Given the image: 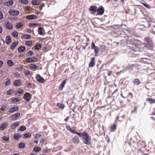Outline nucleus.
<instances>
[{"instance_id": "f257e3e1", "label": "nucleus", "mask_w": 155, "mask_h": 155, "mask_svg": "<svg viewBox=\"0 0 155 155\" xmlns=\"http://www.w3.org/2000/svg\"><path fill=\"white\" fill-rule=\"evenodd\" d=\"M144 41L146 43L144 44L141 43L138 40H135V45L134 48L135 49L132 50L130 51V54H132L134 55H136L137 51L142 52L145 49L148 48L152 50L154 48V45L152 41L148 38H145Z\"/></svg>"}, {"instance_id": "f03ea898", "label": "nucleus", "mask_w": 155, "mask_h": 155, "mask_svg": "<svg viewBox=\"0 0 155 155\" xmlns=\"http://www.w3.org/2000/svg\"><path fill=\"white\" fill-rule=\"evenodd\" d=\"M80 137H82V140L84 143L87 145L91 144V136L86 131H84L83 133L78 132L77 134Z\"/></svg>"}, {"instance_id": "7ed1b4c3", "label": "nucleus", "mask_w": 155, "mask_h": 155, "mask_svg": "<svg viewBox=\"0 0 155 155\" xmlns=\"http://www.w3.org/2000/svg\"><path fill=\"white\" fill-rule=\"evenodd\" d=\"M8 13L12 15L16 16L19 14V12L17 10L11 9L9 10Z\"/></svg>"}, {"instance_id": "20e7f679", "label": "nucleus", "mask_w": 155, "mask_h": 155, "mask_svg": "<svg viewBox=\"0 0 155 155\" xmlns=\"http://www.w3.org/2000/svg\"><path fill=\"white\" fill-rule=\"evenodd\" d=\"M32 95L29 93L26 92L24 95V99L27 101H29L31 100Z\"/></svg>"}, {"instance_id": "39448f33", "label": "nucleus", "mask_w": 155, "mask_h": 155, "mask_svg": "<svg viewBox=\"0 0 155 155\" xmlns=\"http://www.w3.org/2000/svg\"><path fill=\"white\" fill-rule=\"evenodd\" d=\"M91 49H94L95 51V55H97L98 52V51H99V48L95 46V44L93 42L91 43Z\"/></svg>"}, {"instance_id": "423d86ee", "label": "nucleus", "mask_w": 155, "mask_h": 155, "mask_svg": "<svg viewBox=\"0 0 155 155\" xmlns=\"http://www.w3.org/2000/svg\"><path fill=\"white\" fill-rule=\"evenodd\" d=\"M36 79L37 81L39 83H43L45 82V79L39 74L36 75Z\"/></svg>"}, {"instance_id": "0eeeda50", "label": "nucleus", "mask_w": 155, "mask_h": 155, "mask_svg": "<svg viewBox=\"0 0 155 155\" xmlns=\"http://www.w3.org/2000/svg\"><path fill=\"white\" fill-rule=\"evenodd\" d=\"M72 141L76 145L78 144L80 142L79 138L78 136H75L72 139Z\"/></svg>"}, {"instance_id": "6e6552de", "label": "nucleus", "mask_w": 155, "mask_h": 155, "mask_svg": "<svg viewBox=\"0 0 155 155\" xmlns=\"http://www.w3.org/2000/svg\"><path fill=\"white\" fill-rule=\"evenodd\" d=\"M104 9L103 7L101 6L98 9L97 8V13L98 15H103L104 12Z\"/></svg>"}, {"instance_id": "1a4fd4ad", "label": "nucleus", "mask_w": 155, "mask_h": 155, "mask_svg": "<svg viewBox=\"0 0 155 155\" xmlns=\"http://www.w3.org/2000/svg\"><path fill=\"white\" fill-rule=\"evenodd\" d=\"M20 113H16L12 115L10 117L11 119L12 120H16L20 116Z\"/></svg>"}, {"instance_id": "9d476101", "label": "nucleus", "mask_w": 155, "mask_h": 155, "mask_svg": "<svg viewBox=\"0 0 155 155\" xmlns=\"http://www.w3.org/2000/svg\"><path fill=\"white\" fill-rule=\"evenodd\" d=\"M5 26L6 29L9 30H11L13 28V24L9 22H7L5 24Z\"/></svg>"}, {"instance_id": "9b49d317", "label": "nucleus", "mask_w": 155, "mask_h": 155, "mask_svg": "<svg viewBox=\"0 0 155 155\" xmlns=\"http://www.w3.org/2000/svg\"><path fill=\"white\" fill-rule=\"evenodd\" d=\"M20 100L21 99L19 97H12L10 99V102L13 103H15L19 102Z\"/></svg>"}, {"instance_id": "f8f14e48", "label": "nucleus", "mask_w": 155, "mask_h": 155, "mask_svg": "<svg viewBox=\"0 0 155 155\" xmlns=\"http://www.w3.org/2000/svg\"><path fill=\"white\" fill-rule=\"evenodd\" d=\"M8 123L7 122L3 123L0 127V130L3 131L8 127Z\"/></svg>"}, {"instance_id": "ddd939ff", "label": "nucleus", "mask_w": 155, "mask_h": 155, "mask_svg": "<svg viewBox=\"0 0 155 155\" xmlns=\"http://www.w3.org/2000/svg\"><path fill=\"white\" fill-rule=\"evenodd\" d=\"M19 109V107L18 106H14L10 107L8 110V111L12 113H13L15 111Z\"/></svg>"}, {"instance_id": "4468645a", "label": "nucleus", "mask_w": 155, "mask_h": 155, "mask_svg": "<svg viewBox=\"0 0 155 155\" xmlns=\"http://www.w3.org/2000/svg\"><path fill=\"white\" fill-rule=\"evenodd\" d=\"M97 7L95 6H91L89 8V11L92 12V14H95L96 12H97Z\"/></svg>"}, {"instance_id": "2eb2a0df", "label": "nucleus", "mask_w": 155, "mask_h": 155, "mask_svg": "<svg viewBox=\"0 0 155 155\" xmlns=\"http://www.w3.org/2000/svg\"><path fill=\"white\" fill-rule=\"evenodd\" d=\"M38 32L39 34L43 35H45V32L44 29L41 27L38 28Z\"/></svg>"}, {"instance_id": "dca6fc26", "label": "nucleus", "mask_w": 155, "mask_h": 155, "mask_svg": "<svg viewBox=\"0 0 155 155\" xmlns=\"http://www.w3.org/2000/svg\"><path fill=\"white\" fill-rule=\"evenodd\" d=\"M37 18V16L34 15H29L26 17V18L29 20H33L36 19Z\"/></svg>"}, {"instance_id": "f3484780", "label": "nucleus", "mask_w": 155, "mask_h": 155, "mask_svg": "<svg viewBox=\"0 0 155 155\" xmlns=\"http://www.w3.org/2000/svg\"><path fill=\"white\" fill-rule=\"evenodd\" d=\"M67 80V79H65L61 83L59 87V89L60 90H62L63 89Z\"/></svg>"}, {"instance_id": "a211bd4d", "label": "nucleus", "mask_w": 155, "mask_h": 155, "mask_svg": "<svg viewBox=\"0 0 155 155\" xmlns=\"http://www.w3.org/2000/svg\"><path fill=\"white\" fill-rule=\"evenodd\" d=\"M12 41L11 37L10 36H7L6 38L5 42L7 45H9Z\"/></svg>"}, {"instance_id": "6ab92c4d", "label": "nucleus", "mask_w": 155, "mask_h": 155, "mask_svg": "<svg viewBox=\"0 0 155 155\" xmlns=\"http://www.w3.org/2000/svg\"><path fill=\"white\" fill-rule=\"evenodd\" d=\"M66 128L68 130H69L71 133L77 134L78 132H76L74 130L70 128V126L69 125H67Z\"/></svg>"}, {"instance_id": "aec40b11", "label": "nucleus", "mask_w": 155, "mask_h": 155, "mask_svg": "<svg viewBox=\"0 0 155 155\" xmlns=\"http://www.w3.org/2000/svg\"><path fill=\"white\" fill-rule=\"evenodd\" d=\"M20 124L19 122H17L11 125L10 126L11 128L12 129H15Z\"/></svg>"}, {"instance_id": "412c9836", "label": "nucleus", "mask_w": 155, "mask_h": 155, "mask_svg": "<svg viewBox=\"0 0 155 155\" xmlns=\"http://www.w3.org/2000/svg\"><path fill=\"white\" fill-rule=\"evenodd\" d=\"M95 63V59H91L89 64V67L90 68L93 67Z\"/></svg>"}, {"instance_id": "4be33fe9", "label": "nucleus", "mask_w": 155, "mask_h": 155, "mask_svg": "<svg viewBox=\"0 0 155 155\" xmlns=\"http://www.w3.org/2000/svg\"><path fill=\"white\" fill-rule=\"evenodd\" d=\"M133 83L134 85H138L140 84V83L139 79L135 78L133 80Z\"/></svg>"}, {"instance_id": "5701e85b", "label": "nucleus", "mask_w": 155, "mask_h": 155, "mask_svg": "<svg viewBox=\"0 0 155 155\" xmlns=\"http://www.w3.org/2000/svg\"><path fill=\"white\" fill-rule=\"evenodd\" d=\"M41 3L40 0H33L32 1V3L33 5H38Z\"/></svg>"}, {"instance_id": "b1692460", "label": "nucleus", "mask_w": 155, "mask_h": 155, "mask_svg": "<svg viewBox=\"0 0 155 155\" xmlns=\"http://www.w3.org/2000/svg\"><path fill=\"white\" fill-rule=\"evenodd\" d=\"M18 43V41L12 43L10 46V49L12 50L14 49L15 47L17 46Z\"/></svg>"}, {"instance_id": "393cba45", "label": "nucleus", "mask_w": 155, "mask_h": 155, "mask_svg": "<svg viewBox=\"0 0 155 155\" xmlns=\"http://www.w3.org/2000/svg\"><path fill=\"white\" fill-rule=\"evenodd\" d=\"M21 137V135L18 133H15L14 134L13 137L15 140H18Z\"/></svg>"}, {"instance_id": "a878e982", "label": "nucleus", "mask_w": 155, "mask_h": 155, "mask_svg": "<svg viewBox=\"0 0 155 155\" xmlns=\"http://www.w3.org/2000/svg\"><path fill=\"white\" fill-rule=\"evenodd\" d=\"M13 3V1L12 0H10L6 2L5 3V5L8 6H12Z\"/></svg>"}, {"instance_id": "bb28decb", "label": "nucleus", "mask_w": 155, "mask_h": 155, "mask_svg": "<svg viewBox=\"0 0 155 155\" xmlns=\"http://www.w3.org/2000/svg\"><path fill=\"white\" fill-rule=\"evenodd\" d=\"M117 125L115 124H113L112 125L110 128V132H113L116 129Z\"/></svg>"}, {"instance_id": "cd10ccee", "label": "nucleus", "mask_w": 155, "mask_h": 155, "mask_svg": "<svg viewBox=\"0 0 155 155\" xmlns=\"http://www.w3.org/2000/svg\"><path fill=\"white\" fill-rule=\"evenodd\" d=\"M13 84L15 86H19L21 84V80H16L14 82Z\"/></svg>"}, {"instance_id": "c85d7f7f", "label": "nucleus", "mask_w": 155, "mask_h": 155, "mask_svg": "<svg viewBox=\"0 0 155 155\" xmlns=\"http://www.w3.org/2000/svg\"><path fill=\"white\" fill-rule=\"evenodd\" d=\"M146 101L150 104L155 103V99L151 98H148L146 99Z\"/></svg>"}, {"instance_id": "c756f323", "label": "nucleus", "mask_w": 155, "mask_h": 155, "mask_svg": "<svg viewBox=\"0 0 155 155\" xmlns=\"http://www.w3.org/2000/svg\"><path fill=\"white\" fill-rule=\"evenodd\" d=\"M11 83V81L10 78H7L6 79V81L5 83V85L6 86L9 85Z\"/></svg>"}, {"instance_id": "7c9ffc66", "label": "nucleus", "mask_w": 155, "mask_h": 155, "mask_svg": "<svg viewBox=\"0 0 155 155\" xmlns=\"http://www.w3.org/2000/svg\"><path fill=\"white\" fill-rule=\"evenodd\" d=\"M56 106L61 109H63L65 107L64 104L59 103H57Z\"/></svg>"}, {"instance_id": "2f4dec72", "label": "nucleus", "mask_w": 155, "mask_h": 155, "mask_svg": "<svg viewBox=\"0 0 155 155\" xmlns=\"http://www.w3.org/2000/svg\"><path fill=\"white\" fill-rule=\"evenodd\" d=\"M106 48V47L105 45H100V48H99V51L101 52H103L105 50Z\"/></svg>"}, {"instance_id": "473e14b6", "label": "nucleus", "mask_w": 155, "mask_h": 155, "mask_svg": "<svg viewBox=\"0 0 155 155\" xmlns=\"http://www.w3.org/2000/svg\"><path fill=\"white\" fill-rule=\"evenodd\" d=\"M28 0H19L18 2L20 4H23L25 5H27L28 3Z\"/></svg>"}, {"instance_id": "72a5a7b5", "label": "nucleus", "mask_w": 155, "mask_h": 155, "mask_svg": "<svg viewBox=\"0 0 155 155\" xmlns=\"http://www.w3.org/2000/svg\"><path fill=\"white\" fill-rule=\"evenodd\" d=\"M25 48L24 46H21L18 48V51L20 53L23 52L25 50Z\"/></svg>"}, {"instance_id": "f704fd0d", "label": "nucleus", "mask_w": 155, "mask_h": 155, "mask_svg": "<svg viewBox=\"0 0 155 155\" xmlns=\"http://www.w3.org/2000/svg\"><path fill=\"white\" fill-rule=\"evenodd\" d=\"M22 39H30L31 38V36L25 34L22 35L21 37Z\"/></svg>"}, {"instance_id": "c9c22d12", "label": "nucleus", "mask_w": 155, "mask_h": 155, "mask_svg": "<svg viewBox=\"0 0 155 155\" xmlns=\"http://www.w3.org/2000/svg\"><path fill=\"white\" fill-rule=\"evenodd\" d=\"M7 64L9 66H12L14 65V63L11 60H8L7 61Z\"/></svg>"}, {"instance_id": "e433bc0d", "label": "nucleus", "mask_w": 155, "mask_h": 155, "mask_svg": "<svg viewBox=\"0 0 155 155\" xmlns=\"http://www.w3.org/2000/svg\"><path fill=\"white\" fill-rule=\"evenodd\" d=\"M41 150V148L40 147H34L33 149V151L35 152H38Z\"/></svg>"}, {"instance_id": "4c0bfd02", "label": "nucleus", "mask_w": 155, "mask_h": 155, "mask_svg": "<svg viewBox=\"0 0 155 155\" xmlns=\"http://www.w3.org/2000/svg\"><path fill=\"white\" fill-rule=\"evenodd\" d=\"M37 59H26V61L27 62H35Z\"/></svg>"}, {"instance_id": "58836bf2", "label": "nucleus", "mask_w": 155, "mask_h": 155, "mask_svg": "<svg viewBox=\"0 0 155 155\" xmlns=\"http://www.w3.org/2000/svg\"><path fill=\"white\" fill-rule=\"evenodd\" d=\"M41 44L40 43H38L35 47L34 48L35 50H39L41 48Z\"/></svg>"}, {"instance_id": "ea45409f", "label": "nucleus", "mask_w": 155, "mask_h": 155, "mask_svg": "<svg viewBox=\"0 0 155 155\" xmlns=\"http://www.w3.org/2000/svg\"><path fill=\"white\" fill-rule=\"evenodd\" d=\"M15 91L12 89H10L7 92V94L8 95H11L13 94Z\"/></svg>"}, {"instance_id": "a19ab883", "label": "nucleus", "mask_w": 155, "mask_h": 155, "mask_svg": "<svg viewBox=\"0 0 155 155\" xmlns=\"http://www.w3.org/2000/svg\"><path fill=\"white\" fill-rule=\"evenodd\" d=\"M8 108L7 105H3L1 108V110L2 111H5Z\"/></svg>"}, {"instance_id": "79ce46f5", "label": "nucleus", "mask_w": 155, "mask_h": 155, "mask_svg": "<svg viewBox=\"0 0 155 155\" xmlns=\"http://www.w3.org/2000/svg\"><path fill=\"white\" fill-rule=\"evenodd\" d=\"M12 35L15 37H17L18 36V33L16 31L12 32Z\"/></svg>"}, {"instance_id": "37998d69", "label": "nucleus", "mask_w": 155, "mask_h": 155, "mask_svg": "<svg viewBox=\"0 0 155 155\" xmlns=\"http://www.w3.org/2000/svg\"><path fill=\"white\" fill-rule=\"evenodd\" d=\"M22 26H23V24L22 23H21V22H19L17 23L16 25V27L18 28H20Z\"/></svg>"}, {"instance_id": "c03bdc74", "label": "nucleus", "mask_w": 155, "mask_h": 155, "mask_svg": "<svg viewBox=\"0 0 155 155\" xmlns=\"http://www.w3.org/2000/svg\"><path fill=\"white\" fill-rule=\"evenodd\" d=\"M18 147L20 149L23 148L25 147V144L24 143L21 142L19 144Z\"/></svg>"}, {"instance_id": "a18cd8bd", "label": "nucleus", "mask_w": 155, "mask_h": 155, "mask_svg": "<svg viewBox=\"0 0 155 155\" xmlns=\"http://www.w3.org/2000/svg\"><path fill=\"white\" fill-rule=\"evenodd\" d=\"M24 136L25 137L28 138L30 137L31 136V133H26L24 134Z\"/></svg>"}, {"instance_id": "49530a36", "label": "nucleus", "mask_w": 155, "mask_h": 155, "mask_svg": "<svg viewBox=\"0 0 155 155\" xmlns=\"http://www.w3.org/2000/svg\"><path fill=\"white\" fill-rule=\"evenodd\" d=\"M26 128L25 126H22L20 127V128L18 129V130L20 131H24L25 130H26Z\"/></svg>"}, {"instance_id": "de8ad7c7", "label": "nucleus", "mask_w": 155, "mask_h": 155, "mask_svg": "<svg viewBox=\"0 0 155 155\" xmlns=\"http://www.w3.org/2000/svg\"><path fill=\"white\" fill-rule=\"evenodd\" d=\"M29 68L31 69H35L37 68L38 67L36 65L31 64L30 65Z\"/></svg>"}, {"instance_id": "09e8293b", "label": "nucleus", "mask_w": 155, "mask_h": 155, "mask_svg": "<svg viewBox=\"0 0 155 155\" xmlns=\"http://www.w3.org/2000/svg\"><path fill=\"white\" fill-rule=\"evenodd\" d=\"M36 25H38V23H30L29 25V27H35Z\"/></svg>"}, {"instance_id": "8fccbe9b", "label": "nucleus", "mask_w": 155, "mask_h": 155, "mask_svg": "<svg viewBox=\"0 0 155 155\" xmlns=\"http://www.w3.org/2000/svg\"><path fill=\"white\" fill-rule=\"evenodd\" d=\"M2 139L5 141H7L9 140V137L6 136H4L2 137Z\"/></svg>"}, {"instance_id": "3c124183", "label": "nucleus", "mask_w": 155, "mask_h": 155, "mask_svg": "<svg viewBox=\"0 0 155 155\" xmlns=\"http://www.w3.org/2000/svg\"><path fill=\"white\" fill-rule=\"evenodd\" d=\"M32 44L31 41H26L25 42V45L28 46H30Z\"/></svg>"}, {"instance_id": "603ef678", "label": "nucleus", "mask_w": 155, "mask_h": 155, "mask_svg": "<svg viewBox=\"0 0 155 155\" xmlns=\"http://www.w3.org/2000/svg\"><path fill=\"white\" fill-rule=\"evenodd\" d=\"M141 4L148 9H150V7L147 4H145L144 3L142 2L141 3Z\"/></svg>"}, {"instance_id": "864d4df0", "label": "nucleus", "mask_w": 155, "mask_h": 155, "mask_svg": "<svg viewBox=\"0 0 155 155\" xmlns=\"http://www.w3.org/2000/svg\"><path fill=\"white\" fill-rule=\"evenodd\" d=\"M27 54L29 56H31L33 55V53L32 51H30L27 52Z\"/></svg>"}, {"instance_id": "5fc2aeb1", "label": "nucleus", "mask_w": 155, "mask_h": 155, "mask_svg": "<svg viewBox=\"0 0 155 155\" xmlns=\"http://www.w3.org/2000/svg\"><path fill=\"white\" fill-rule=\"evenodd\" d=\"M41 136L40 134H36L35 136L34 137L35 139H37L39 138Z\"/></svg>"}, {"instance_id": "6e6d98bb", "label": "nucleus", "mask_w": 155, "mask_h": 155, "mask_svg": "<svg viewBox=\"0 0 155 155\" xmlns=\"http://www.w3.org/2000/svg\"><path fill=\"white\" fill-rule=\"evenodd\" d=\"M127 97H129L130 98H132L133 97L132 94L131 92H129L128 93Z\"/></svg>"}, {"instance_id": "4d7b16f0", "label": "nucleus", "mask_w": 155, "mask_h": 155, "mask_svg": "<svg viewBox=\"0 0 155 155\" xmlns=\"http://www.w3.org/2000/svg\"><path fill=\"white\" fill-rule=\"evenodd\" d=\"M24 73L25 75H29L30 74V71L28 70L25 71H24Z\"/></svg>"}, {"instance_id": "13d9d810", "label": "nucleus", "mask_w": 155, "mask_h": 155, "mask_svg": "<svg viewBox=\"0 0 155 155\" xmlns=\"http://www.w3.org/2000/svg\"><path fill=\"white\" fill-rule=\"evenodd\" d=\"M137 107L136 106H134V109L133 110L131 111V113H133L134 112H136L137 111Z\"/></svg>"}, {"instance_id": "bf43d9fd", "label": "nucleus", "mask_w": 155, "mask_h": 155, "mask_svg": "<svg viewBox=\"0 0 155 155\" xmlns=\"http://www.w3.org/2000/svg\"><path fill=\"white\" fill-rule=\"evenodd\" d=\"M23 90L22 89H19L18 92L17 93H18V94H21L22 93V92H23Z\"/></svg>"}, {"instance_id": "052dcab7", "label": "nucleus", "mask_w": 155, "mask_h": 155, "mask_svg": "<svg viewBox=\"0 0 155 155\" xmlns=\"http://www.w3.org/2000/svg\"><path fill=\"white\" fill-rule=\"evenodd\" d=\"M26 85L28 87V88L30 87V88L31 87V84L29 83H27L26 84Z\"/></svg>"}, {"instance_id": "680f3d73", "label": "nucleus", "mask_w": 155, "mask_h": 155, "mask_svg": "<svg viewBox=\"0 0 155 155\" xmlns=\"http://www.w3.org/2000/svg\"><path fill=\"white\" fill-rule=\"evenodd\" d=\"M42 50L44 51H47L48 48L46 47H44L42 48Z\"/></svg>"}, {"instance_id": "e2e57ef3", "label": "nucleus", "mask_w": 155, "mask_h": 155, "mask_svg": "<svg viewBox=\"0 0 155 155\" xmlns=\"http://www.w3.org/2000/svg\"><path fill=\"white\" fill-rule=\"evenodd\" d=\"M45 6L44 4L43 3L41 4L39 7V9L40 10H41L42 9V8Z\"/></svg>"}, {"instance_id": "0e129e2a", "label": "nucleus", "mask_w": 155, "mask_h": 155, "mask_svg": "<svg viewBox=\"0 0 155 155\" xmlns=\"http://www.w3.org/2000/svg\"><path fill=\"white\" fill-rule=\"evenodd\" d=\"M26 8L29 11H31L33 9L31 7L28 6L27 7H26Z\"/></svg>"}, {"instance_id": "69168bd1", "label": "nucleus", "mask_w": 155, "mask_h": 155, "mask_svg": "<svg viewBox=\"0 0 155 155\" xmlns=\"http://www.w3.org/2000/svg\"><path fill=\"white\" fill-rule=\"evenodd\" d=\"M3 18V15L2 13L0 12V20L2 19Z\"/></svg>"}, {"instance_id": "338daca9", "label": "nucleus", "mask_w": 155, "mask_h": 155, "mask_svg": "<svg viewBox=\"0 0 155 155\" xmlns=\"http://www.w3.org/2000/svg\"><path fill=\"white\" fill-rule=\"evenodd\" d=\"M4 63L2 61H0V68L2 67V66L3 65V64Z\"/></svg>"}, {"instance_id": "774afa93", "label": "nucleus", "mask_w": 155, "mask_h": 155, "mask_svg": "<svg viewBox=\"0 0 155 155\" xmlns=\"http://www.w3.org/2000/svg\"><path fill=\"white\" fill-rule=\"evenodd\" d=\"M112 74V71H109L108 72L107 74L108 76H110Z\"/></svg>"}]
</instances>
